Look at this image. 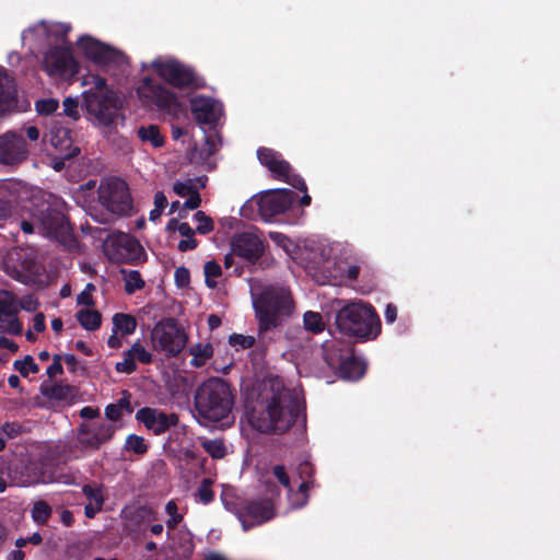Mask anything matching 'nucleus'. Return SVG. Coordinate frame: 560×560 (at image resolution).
Wrapping results in <instances>:
<instances>
[{"mask_svg":"<svg viewBox=\"0 0 560 560\" xmlns=\"http://www.w3.org/2000/svg\"><path fill=\"white\" fill-rule=\"evenodd\" d=\"M65 209L66 205L57 199L54 203L43 202L35 210L28 211V218L23 217L21 229L26 234L38 231L47 237L66 243L71 238L72 230Z\"/></svg>","mask_w":560,"mask_h":560,"instance_id":"7ed1b4c3","label":"nucleus"},{"mask_svg":"<svg viewBox=\"0 0 560 560\" xmlns=\"http://www.w3.org/2000/svg\"><path fill=\"white\" fill-rule=\"evenodd\" d=\"M269 237L281 248L284 249L285 253L291 255L294 244L283 234L279 232H270Z\"/></svg>","mask_w":560,"mask_h":560,"instance_id":"8fccbe9b","label":"nucleus"},{"mask_svg":"<svg viewBox=\"0 0 560 560\" xmlns=\"http://www.w3.org/2000/svg\"><path fill=\"white\" fill-rule=\"evenodd\" d=\"M211 486L212 480L209 478H205L197 490L196 497L203 504L211 502L213 499V491L211 489Z\"/></svg>","mask_w":560,"mask_h":560,"instance_id":"37998d69","label":"nucleus"},{"mask_svg":"<svg viewBox=\"0 0 560 560\" xmlns=\"http://www.w3.org/2000/svg\"><path fill=\"white\" fill-rule=\"evenodd\" d=\"M384 316L387 323L392 324L397 318V308L393 304H388L385 308Z\"/></svg>","mask_w":560,"mask_h":560,"instance_id":"774afa93","label":"nucleus"},{"mask_svg":"<svg viewBox=\"0 0 560 560\" xmlns=\"http://www.w3.org/2000/svg\"><path fill=\"white\" fill-rule=\"evenodd\" d=\"M205 451L213 458H223L226 454V447L221 440H205L201 443Z\"/></svg>","mask_w":560,"mask_h":560,"instance_id":"58836bf2","label":"nucleus"},{"mask_svg":"<svg viewBox=\"0 0 560 560\" xmlns=\"http://www.w3.org/2000/svg\"><path fill=\"white\" fill-rule=\"evenodd\" d=\"M77 319L85 330H96L102 324L100 312L92 308H82L77 313Z\"/></svg>","mask_w":560,"mask_h":560,"instance_id":"2f4dec72","label":"nucleus"},{"mask_svg":"<svg viewBox=\"0 0 560 560\" xmlns=\"http://www.w3.org/2000/svg\"><path fill=\"white\" fill-rule=\"evenodd\" d=\"M59 103L55 98L39 100L35 104V109L40 115H49L57 110Z\"/></svg>","mask_w":560,"mask_h":560,"instance_id":"a18cd8bd","label":"nucleus"},{"mask_svg":"<svg viewBox=\"0 0 560 560\" xmlns=\"http://www.w3.org/2000/svg\"><path fill=\"white\" fill-rule=\"evenodd\" d=\"M138 94L144 102L155 104L174 116L183 110L182 103L171 91L161 85L153 84L149 78L142 80L138 86Z\"/></svg>","mask_w":560,"mask_h":560,"instance_id":"f8f14e48","label":"nucleus"},{"mask_svg":"<svg viewBox=\"0 0 560 560\" xmlns=\"http://www.w3.org/2000/svg\"><path fill=\"white\" fill-rule=\"evenodd\" d=\"M97 201H85L88 213L98 223H107L115 214L124 215L131 211L132 202L127 184L119 178L101 183Z\"/></svg>","mask_w":560,"mask_h":560,"instance_id":"20e7f679","label":"nucleus"},{"mask_svg":"<svg viewBox=\"0 0 560 560\" xmlns=\"http://www.w3.org/2000/svg\"><path fill=\"white\" fill-rule=\"evenodd\" d=\"M257 156L260 163L268 167L275 176H285L288 174L290 168L289 164L283 161L277 152L261 148L258 149Z\"/></svg>","mask_w":560,"mask_h":560,"instance_id":"393cba45","label":"nucleus"},{"mask_svg":"<svg viewBox=\"0 0 560 560\" xmlns=\"http://www.w3.org/2000/svg\"><path fill=\"white\" fill-rule=\"evenodd\" d=\"M128 355L132 357L135 361L148 364L152 361V353L145 349L140 342L136 341L130 349H128Z\"/></svg>","mask_w":560,"mask_h":560,"instance_id":"ea45409f","label":"nucleus"},{"mask_svg":"<svg viewBox=\"0 0 560 560\" xmlns=\"http://www.w3.org/2000/svg\"><path fill=\"white\" fill-rule=\"evenodd\" d=\"M115 368H116V371L119 373H128L129 374L136 370L137 365H136V361L133 360V358L128 355V350H127L124 352L122 361L117 362Z\"/></svg>","mask_w":560,"mask_h":560,"instance_id":"3c124183","label":"nucleus"},{"mask_svg":"<svg viewBox=\"0 0 560 560\" xmlns=\"http://www.w3.org/2000/svg\"><path fill=\"white\" fill-rule=\"evenodd\" d=\"M105 252L110 259L117 261L139 260L143 255L140 243L125 233L109 236L105 241Z\"/></svg>","mask_w":560,"mask_h":560,"instance_id":"4468645a","label":"nucleus"},{"mask_svg":"<svg viewBox=\"0 0 560 560\" xmlns=\"http://www.w3.org/2000/svg\"><path fill=\"white\" fill-rule=\"evenodd\" d=\"M122 337L124 336L120 334L114 332V330H112V335L107 339L108 347L113 349L120 348L122 346Z\"/></svg>","mask_w":560,"mask_h":560,"instance_id":"0e129e2a","label":"nucleus"},{"mask_svg":"<svg viewBox=\"0 0 560 560\" xmlns=\"http://www.w3.org/2000/svg\"><path fill=\"white\" fill-rule=\"evenodd\" d=\"M339 368L341 377L349 381L359 380L365 373L364 362L354 358L343 360Z\"/></svg>","mask_w":560,"mask_h":560,"instance_id":"c85d7f7f","label":"nucleus"},{"mask_svg":"<svg viewBox=\"0 0 560 560\" xmlns=\"http://www.w3.org/2000/svg\"><path fill=\"white\" fill-rule=\"evenodd\" d=\"M70 25L42 21L22 33V42L31 48L63 44Z\"/></svg>","mask_w":560,"mask_h":560,"instance_id":"1a4fd4ad","label":"nucleus"},{"mask_svg":"<svg viewBox=\"0 0 560 560\" xmlns=\"http://www.w3.org/2000/svg\"><path fill=\"white\" fill-rule=\"evenodd\" d=\"M255 339L252 336H244L240 334H233L229 338V343L236 348L246 349L254 345Z\"/></svg>","mask_w":560,"mask_h":560,"instance_id":"09e8293b","label":"nucleus"},{"mask_svg":"<svg viewBox=\"0 0 560 560\" xmlns=\"http://www.w3.org/2000/svg\"><path fill=\"white\" fill-rule=\"evenodd\" d=\"M28 156L25 140L15 131H7L0 136V164L16 166Z\"/></svg>","mask_w":560,"mask_h":560,"instance_id":"dca6fc26","label":"nucleus"},{"mask_svg":"<svg viewBox=\"0 0 560 560\" xmlns=\"http://www.w3.org/2000/svg\"><path fill=\"white\" fill-rule=\"evenodd\" d=\"M46 329L45 315L37 313L33 318V328L35 332H43Z\"/></svg>","mask_w":560,"mask_h":560,"instance_id":"052dcab7","label":"nucleus"},{"mask_svg":"<svg viewBox=\"0 0 560 560\" xmlns=\"http://www.w3.org/2000/svg\"><path fill=\"white\" fill-rule=\"evenodd\" d=\"M188 199L184 202V206L188 209H196L199 207L201 199L198 190L187 196Z\"/></svg>","mask_w":560,"mask_h":560,"instance_id":"e2e57ef3","label":"nucleus"},{"mask_svg":"<svg viewBox=\"0 0 560 560\" xmlns=\"http://www.w3.org/2000/svg\"><path fill=\"white\" fill-rule=\"evenodd\" d=\"M222 145V140L220 135L217 131H210L206 133L205 144L196 150V154L198 159L206 160L212 154H214Z\"/></svg>","mask_w":560,"mask_h":560,"instance_id":"7c9ffc66","label":"nucleus"},{"mask_svg":"<svg viewBox=\"0 0 560 560\" xmlns=\"http://www.w3.org/2000/svg\"><path fill=\"white\" fill-rule=\"evenodd\" d=\"M232 253L254 262L262 255L264 245L253 231H246L233 237Z\"/></svg>","mask_w":560,"mask_h":560,"instance_id":"a211bd4d","label":"nucleus"},{"mask_svg":"<svg viewBox=\"0 0 560 560\" xmlns=\"http://www.w3.org/2000/svg\"><path fill=\"white\" fill-rule=\"evenodd\" d=\"M82 491L84 495L89 499V502L102 505L104 504V495L101 488L93 487L91 485H85Z\"/></svg>","mask_w":560,"mask_h":560,"instance_id":"de8ad7c7","label":"nucleus"},{"mask_svg":"<svg viewBox=\"0 0 560 560\" xmlns=\"http://www.w3.org/2000/svg\"><path fill=\"white\" fill-rule=\"evenodd\" d=\"M304 327L314 332H320L325 328L323 317L319 313L308 311L303 316Z\"/></svg>","mask_w":560,"mask_h":560,"instance_id":"e433bc0d","label":"nucleus"},{"mask_svg":"<svg viewBox=\"0 0 560 560\" xmlns=\"http://www.w3.org/2000/svg\"><path fill=\"white\" fill-rule=\"evenodd\" d=\"M0 348L8 349L13 353L19 350V346L13 340L4 336H0Z\"/></svg>","mask_w":560,"mask_h":560,"instance_id":"338daca9","label":"nucleus"},{"mask_svg":"<svg viewBox=\"0 0 560 560\" xmlns=\"http://www.w3.org/2000/svg\"><path fill=\"white\" fill-rule=\"evenodd\" d=\"M295 411V402L282 381L272 377L264 382L260 399L246 410L245 421L258 432H284L294 422Z\"/></svg>","mask_w":560,"mask_h":560,"instance_id":"f257e3e1","label":"nucleus"},{"mask_svg":"<svg viewBox=\"0 0 560 560\" xmlns=\"http://www.w3.org/2000/svg\"><path fill=\"white\" fill-rule=\"evenodd\" d=\"M95 291V287L92 283H88L84 290L78 294L77 303L82 306H86L85 308H90V306L94 305L93 292Z\"/></svg>","mask_w":560,"mask_h":560,"instance_id":"49530a36","label":"nucleus"},{"mask_svg":"<svg viewBox=\"0 0 560 560\" xmlns=\"http://www.w3.org/2000/svg\"><path fill=\"white\" fill-rule=\"evenodd\" d=\"M39 303L38 301L33 298L32 295L24 296L19 302V311L24 310L26 312H35L38 307Z\"/></svg>","mask_w":560,"mask_h":560,"instance_id":"bf43d9fd","label":"nucleus"},{"mask_svg":"<svg viewBox=\"0 0 560 560\" xmlns=\"http://www.w3.org/2000/svg\"><path fill=\"white\" fill-rule=\"evenodd\" d=\"M196 246H197V241L194 238V236L184 237L178 243V249L180 252H186V250L194 249V248H196Z\"/></svg>","mask_w":560,"mask_h":560,"instance_id":"680f3d73","label":"nucleus"},{"mask_svg":"<svg viewBox=\"0 0 560 560\" xmlns=\"http://www.w3.org/2000/svg\"><path fill=\"white\" fill-rule=\"evenodd\" d=\"M115 432L110 424L101 423L97 425L81 424L78 431V440L82 447L98 448L102 444L108 442Z\"/></svg>","mask_w":560,"mask_h":560,"instance_id":"6ab92c4d","label":"nucleus"},{"mask_svg":"<svg viewBox=\"0 0 560 560\" xmlns=\"http://www.w3.org/2000/svg\"><path fill=\"white\" fill-rule=\"evenodd\" d=\"M338 328L359 338L375 337L380 331V319L375 311L362 302H352L336 315Z\"/></svg>","mask_w":560,"mask_h":560,"instance_id":"39448f33","label":"nucleus"},{"mask_svg":"<svg viewBox=\"0 0 560 560\" xmlns=\"http://www.w3.org/2000/svg\"><path fill=\"white\" fill-rule=\"evenodd\" d=\"M32 518L37 524H45L51 515V508L43 500L34 502L32 511Z\"/></svg>","mask_w":560,"mask_h":560,"instance_id":"f704fd0d","label":"nucleus"},{"mask_svg":"<svg viewBox=\"0 0 560 560\" xmlns=\"http://www.w3.org/2000/svg\"><path fill=\"white\" fill-rule=\"evenodd\" d=\"M138 136L143 142H149L154 148H160L164 144V138L160 129L154 125L141 127L138 130Z\"/></svg>","mask_w":560,"mask_h":560,"instance_id":"473e14b6","label":"nucleus"},{"mask_svg":"<svg viewBox=\"0 0 560 560\" xmlns=\"http://www.w3.org/2000/svg\"><path fill=\"white\" fill-rule=\"evenodd\" d=\"M63 113L72 119H78L80 117L78 100L66 97L63 101Z\"/></svg>","mask_w":560,"mask_h":560,"instance_id":"603ef678","label":"nucleus"},{"mask_svg":"<svg viewBox=\"0 0 560 560\" xmlns=\"http://www.w3.org/2000/svg\"><path fill=\"white\" fill-rule=\"evenodd\" d=\"M191 113L202 125L217 124L223 115L222 105L212 98L197 96L191 100Z\"/></svg>","mask_w":560,"mask_h":560,"instance_id":"aec40b11","label":"nucleus"},{"mask_svg":"<svg viewBox=\"0 0 560 560\" xmlns=\"http://www.w3.org/2000/svg\"><path fill=\"white\" fill-rule=\"evenodd\" d=\"M195 221L197 222L196 231L200 234H208L210 233L213 228V221L212 219L207 215L203 211H197L194 215Z\"/></svg>","mask_w":560,"mask_h":560,"instance_id":"79ce46f5","label":"nucleus"},{"mask_svg":"<svg viewBox=\"0 0 560 560\" xmlns=\"http://www.w3.org/2000/svg\"><path fill=\"white\" fill-rule=\"evenodd\" d=\"M112 324L114 332H118L121 336L132 335L137 329V319L126 313H116L112 318Z\"/></svg>","mask_w":560,"mask_h":560,"instance_id":"cd10ccee","label":"nucleus"},{"mask_svg":"<svg viewBox=\"0 0 560 560\" xmlns=\"http://www.w3.org/2000/svg\"><path fill=\"white\" fill-rule=\"evenodd\" d=\"M126 413L125 409L117 404H110L105 408V417L110 421H118Z\"/></svg>","mask_w":560,"mask_h":560,"instance_id":"6e6d98bb","label":"nucleus"},{"mask_svg":"<svg viewBox=\"0 0 560 560\" xmlns=\"http://www.w3.org/2000/svg\"><path fill=\"white\" fill-rule=\"evenodd\" d=\"M13 368L23 376L27 377L30 374L39 372V366L35 363L32 355H25L21 360H15Z\"/></svg>","mask_w":560,"mask_h":560,"instance_id":"c9c22d12","label":"nucleus"},{"mask_svg":"<svg viewBox=\"0 0 560 560\" xmlns=\"http://www.w3.org/2000/svg\"><path fill=\"white\" fill-rule=\"evenodd\" d=\"M294 196L289 189L268 190L259 196H255L247 200L241 208V214L245 218L253 219L257 215L264 220H269L275 215L285 212L292 205Z\"/></svg>","mask_w":560,"mask_h":560,"instance_id":"423d86ee","label":"nucleus"},{"mask_svg":"<svg viewBox=\"0 0 560 560\" xmlns=\"http://www.w3.org/2000/svg\"><path fill=\"white\" fill-rule=\"evenodd\" d=\"M16 107V89L13 78L4 69H0V117Z\"/></svg>","mask_w":560,"mask_h":560,"instance_id":"5701e85b","label":"nucleus"},{"mask_svg":"<svg viewBox=\"0 0 560 560\" xmlns=\"http://www.w3.org/2000/svg\"><path fill=\"white\" fill-rule=\"evenodd\" d=\"M206 183L202 178L199 179H185V180H177L173 185L174 191L180 196V197H187L191 195L192 192H196L198 188L205 187Z\"/></svg>","mask_w":560,"mask_h":560,"instance_id":"72a5a7b5","label":"nucleus"},{"mask_svg":"<svg viewBox=\"0 0 560 560\" xmlns=\"http://www.w3.org/2000/svg\"><path fill=\"white\" fill-rule=\"evenodd\" d=\"M43 56L42 68L52 79H65L78 72V65L68 47L55 45Z\"/></svg>","mask_w":560,"mask_h":560,"instance_id":"9b49d317","label":"nucleus"},{"mask_svg":"<svg viewBox=\"0 0 560 560\" xmlns=\"http://www.w3.org/2000/svg\"><path fill=\"white\" fill-rule=\"evenodd\" d=\"M253 304L260 318L269 315L289 314L292 308L290 292L285 288L262 289L257 282L250 284Z\"/></svg>","mask_w":560,"mask_h":560,"instance_id":"0eeeda50","label":"nucleus"},{"mask_svg":"<svg viewBox=\"0 0 560 560\" xmlns=\"http://www.w3.org/2000/svg\"><path fill=\"white\" fill-rule=\"evenodd\" d=\"M191 365L200 368L212 357L213 348L209 342H198L189 348Z\"/></svg>","mask_w":560,"mask_h":560,"instance_id":"c756f323","label":"nucleus"},{"mask_svg":"<svg viewBox=\"0 0 560 560\" xmlns=\"http://www.w3.org/2000/svg\"><path fill=\"white\" fill-rule=\"evenodd\" d=\"M154 350L166 357L178 354L187 343L184 329L173 319H163L154 325L150 335Z\"/></svg>","mask_w":560,"mask_h":560,"instance_id":"6e6552de","label":"nucleus"},{"mask_svg":"<svg viewBox=\"0 0 560 560\" xmlns=\"http://www.w3.org/2000/svg\"><path fill=\"white\" fill-rule=\"evenodd\" d=\"M152 68L158 75L176 88H186L194 83L190 68L170 57H158L150 65L143 63L142 69Z\"/></svg>","mask_w":560,"mask_h":560,"instance_id":"9d476101","label":"nucleus"},{"mask_svg":"<svg viewBox=\"0 0 560 560\" xmlns=\"http://www.w3.org/2000/svg\"><path fill=\"white\" fill-rule=\"evenodd\" d=\"M63 372L62 364H61V355L56 354L52 358V363L47 368L46 373L47 375L52 378L58 375H61Z\"/></svg>","mask_w":560,"mask_h":560,"instance_id":"13d9d810","label":"nucleus"},{"mask_svg":"<svg viewBox=\"0 0 560 560\" xmlns=\"http://www.w3.org/2000/svg\"><path fill=\"white\" fill-rule=\"evenodd\" d=\"M49 142L60 154L65 156L72 155L71 138L68 129L57 125L52 126L49 131Z\"/></svg>","mask_w":560,"mask_h":560,"instance_id":"a878e982","label":"nucleus"},{"mask_svg":"<svg viewBox=\"0 0 560 560\" xmlns=\"http://www.w3.org/2000/svg\"><path fill=\"white\" fill-rule=\"evenodd\" d=\"M165 511L170 516L166 524L168 527L174 528L182 521V515L177 513L176 503L174 501H168L165 506Z\"/></svg>","mask_w":560,"mask_h":560,"instance_id":"864d4df0","label":"nucleus"},{"mask_svg":"<svg viewBox=\"0 0 560 560\" xmlns=\"http://www.w3.org/2000/svg\"><path fill=\"white\" fill-rule=\"evenodd\" d=\"M42 394L49 400L62 404H70L75 395L77 389L66 384H55L42 389Z\"/></svg>","mask_w":560,"mask_h":560,"instance_id":"bb28decb","label":"nucleus"},{"mask_svg":"<svg viewBox=\"0 0 560 560\" xmlns=\"http://www.w3.org/2000/svg\"><path fill=\"white\" fill-rule=\"evenodd\" d=\"M234 392L222 378L210 377L201 383L195 394L198 420L203 423L226 419L234 406Z\"/></svg>","mask_w":560,"mask_h":560,"instance_id":"f03ea898","label":"nucleus"},{"mask_svg":"<svg viewBox=\"0 0 560 560\" xmlns=\"http://www.w3.org/2000/svg\"><path fill=\"white\" fill-rule=\"evenodd\" d=\"M103 509L102 504H95L92 502H89L84 508V514L86 517L92 518L94 517L101 510Z\"/></svg>","mask_w":560,"mask_h":560,"instance_id":"69168bd1","label":"nucleus"},{"mask_svg":"<svg viewBox=\"0 0 560 560\" xmlns=\"http://www.w3.org/2000/svg\"><path fill=\"white\" fill-rule=\"evenodd\" d=\"M175 283L178 288H186L189 284L190 273L189 270L185 267L176 268L174 272Z\"/></svg>","mask_w":560,"mask_h":560,"instance_id":"5fc2aeb1","label":"nucleus"},{"mask_svg":"<svg viewBox=\"0 0 560 560\" xmlns=\"http://www.w3.org/2000/svg\"><path fill=\"white\" fill-rule=\"evenodd\" d=\"M273 516V509L270 502H253L246 508L242 518L243 528L246 530L249 526L261 524Z\"/></svg>","mask_w":560,"mask_h":560,"instance_id":"b1692460","label":"nucleus"},{"mask_svg":"<svg viewBox=\"0 0 560 560\" xmlns=\"http://www.w3.org/2000/svg\"><path fill=\"white\" fill-rule=\"evenodd\" d=\"M89 118L94 125L109 128L116 118V107L110 96L93 95L92 91L83 93Z\"/></svg>","mask_w":560,"mask_h":560,"instance_id":"ddd939ff","label":"nucleus"},{"mask_svg":"<svg viewBox=\"0 0 560 560\" xmlns=\"http://www.w3.org/2000/svg\"><path fill=\"white\" fill-rule=\"evenodd\" d=\"M19 301L7 290H0V334L21 335L23 325L18 318Z\"/></svg>","mask_w":560,"mask_h":560,"instance_id":"f3484780","label":"nucleus"},{"mask_svg":"<svg viewBox=\"0 0 560 560\" xmlns=\"http://www.w3.org/2000/svg\"><path fill=\"white\" fill-rule=\"evenodd\" d=\"M272 474L276 479L281 483L284 488L288 489V499L293 509L302 508L307 503L308 494L307 491L310 489V483L307 481H302L299 485L296 491H293L290 487V478L283 466L277 465L272 468Z\"/></svg>","mask_w":560,"mask_h":560,"instance_id":"4be33fe9","label":"nucleus"},{"mask_svg":"<svg viewBox=\"0 0 560 560\" xmlns=\"http://www.w3.org/2000/svg\"><path fill=\"white\" fill-rule=\"evenodd\" d=\"M89 91H92L93 95L110 96L105 80L100 77H93V88Z\"/></svg>","mask_w":560,"mask_h":560,"instance_id":"4d7b16f0","label":"nucleus"},{"mask_svg":"<svg viewBox=\"0 0 560 560\" xmlns=\"http://www.w3.org/2000/svg\"><path fill=\"white\" fill-rule=\"evenodd\" d=\"M126 450L136 454H143L147 452V445L143 438L131 434L126 440Z\"/></svg>","mask_w":560,"mask_h":560,"instance_id":"c03bdc74","label":"nucleus"},{"mask_svg":"<svg viewBox=\"0 0 560 560\" xmlns=\"http://www.w3.org/2000/svg\"><path fill=\"white\" fill-rule=\"evenodd\" d=\"M136 419L155 434L166 431L171 425H174L177 422V417L174 413H164L158 409L149 407L138 410Z\"/></svg>","mask_w":560,"mask_h":560,"instance_id":"412c9836","label":"nucleus"},{"mask_svg":"<svg viewBox=\"0 0 560 560\" xmlns=\"http://www.w3.org/2000/svg\"><path fill=\"white\" fill-rule=\"evenodd\" d=\"M124 280L125 289L128 293H133L144 285V281L142 280L140 273L136 270H130L128 272L124 271Z\"/></svg>","mask_w":560,"mask_h":560,"instance_id":"a19ab883","label":"nucleus"},{"mask_svg":"<svg viewBox=\"0 0 560 560\" xmlns=\"http://www.w3.org/2000/svg\"><path fill=\"white\" fill-rule=\"evenodd\" d=\"M78 47L86 58L97 65L108 66L110 63H122L126 61V57L121 51H118L90 36H82L78 40Z\"/></svg>","mask_w":560,"mask_h":560,"instance_id":"2eb2a0df","label":"nucleus"},{"mask_svg":"<svg viewBox=\"0 0 560 560\" xmlns=\"http://www.w3.org/2000/svg\"><path fill=\"white\" fill-rule=\"evenodd\" d=\"M206 284L209 288L217 287V279L221 277L222 270L218 262L214 260L207 261L203 267Z\"/></svg>","mask_w":560,"mask_h":560,"instance_id":"4c0bfd02","label":"nucleus"}]
</instances>
